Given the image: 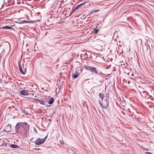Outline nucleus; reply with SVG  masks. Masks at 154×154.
I'll return each mask as SVG.
<instances>
[{"mask_svg":"<svg viewBox=\"0 0 154 154\" xmlns=\"http://www.w3.org/2000/svg\"><path fill=\"white\" fill-rule=\"evenodd\" d=\"M100 105L103 108L106 109H107L109 105L108 100L107 99L105 100L102 103H100Z\"/></svg>","mask_w":154,"mask_h":154,"instance_id":"obj_1","label":"nucleus"},{"mask_svg":"<svg viewBox=\"0 0 154 154\" xmlns=\"http://www.w3.org/2000/svg\"><path fill=\"white\" fill-rule=\"evenodd\" d=\"M44 140L40 138H37L36 140L34 142V143L36 145H40L44 143Z\"/></svg>","mask_w":154,"mask_h":154,"instance_id":"obj_2","label":"nucleus"},{"mask_svg":"<svg viewBox=\"0 0 154 154\" xmlns=\"http://www.w3.org/2000/svg\"><path fill=\"white\" fill-rule=\"evenodd\" d=\"M79 68H78L76 69L75 73H73L72 75V78L74 79H75L78 77L79 75V73L78 72V71H79Z\"/></svg>","mask_w":154,"mask_h":154,"instance_id":"obj_3","label":"nucleus"},{"mask_svg":"<svg viewBox=\"0 0 154 154\" xmlns=\"http://www.w3.org/2000/svg\"><path fill=\"white\" fill-rule=\"evenodd\" d=\"M22 128L24 129L27 132L29 130V125L26 122H23Z\"/></svg>","mask_w":154,"mask_h":154,"instance_id":"obj_4","label":"nucleus"},{"mask_svg":"<svg viewBox=\"0 0 154 154\" xmlns=\"http://www.w3.org/2000/svg\"><path fill=\"white\" fill-rule=\"evenodd\" d=\"M23 124V122H18L17 123L16 125L15 126V130L17 131L18 130L20 127H22V125Z\"/></svg>","mask_w":154,"mask_h":154,"instance_id":"obj_5","label":"nucleus"},{"mask_svg":"<svg viewBox=\"0 0 154 154\" xmlns=\"http://www.w3.org/2000/svg\"><path fill=\"white\" fill-rule=\"evenodd\" d=\"M11 126L10 125L6 126L4 129V131L5 132H10L11 130Z\"/></svg>","mask_w":154,"mask_h":154,"instance_id":"obj_6","label":"nucleus"},{"mask_svg":"<svg viewBox=\"0 0 154 154\" xmlns=\"http://www.w3.org/2000/svg\"><path fill=\"white\" fill-rule=\"evenodd\" d=\"M20 94L24 96H26L29 95L28 92L25 90H21L20 92Z\"/></svg>","mask_w":154,"mask_h":154,"instance_id":"obj_7","label":"nucleus"},{"mask_svg":"<svg viewBox=\"0 0 154 154\" xmlns=\"http://www.w3.org/2000/svg\"><path fill=\"white\" fill-rule=\"evenodd\" d=\"M91 72H92V73H94L96 74H98V72L97 71L95 67H92L90 70Z\"/></svg>","mask_w":154,"mask_h":154,"instance_id":"obj_8","label":"nucleus"},{"mask_svg":"<svg viewBox=\"0 0 154 154\" xmlns=\"http://www.w3.org/2000/svg\"><path fill=\"white\" fill-rule=\"evenodd\" d=\"M34 99L37 100L39 102V103H40V104H42V105H45V102L42 100L37 99H35V98H34Z\"/></svg>","mask_w":154,"mask_h":154,"instance_id":"obj_9","label":"nucleus"},{"mask_svg":"<svg viewBox=\"0 0 154 154\" xmlns=\"http://www.w3.org/2000/svg\"><path fill=\"white\" fill-rule=\"evenodd\" d=\"M12 28V27L9 26H6L0 28L1 29H11Z\"/></svg>","mask_w":154,"mask_h":154,"instance_id":"obj_10","label":"nucleus"},{"mask_svg":"<svg viewBox=\"0 0 154 154\" xmlns=\"http://www.w3.org/2000/svg\"><path fill=\"white\" fill-rule=\"evenodd\" d=\"M10 146L12 148H17L19 147L18 146L14 144H11L10 145Z\"/></svg>","mask_w":154,"mask_h":154,"instance_id":"obj_11","label":"nucleus"},{"mask_svg":"<svg viewBox=\"0 0 154 154\" xmlns=\"http://www.w3.org/2000/svg\"><path fill=\"white\" fill-rule=\"evenodd\" d=\"M54 99L53 97H51L48 101V103L49 104H52L54 102Z\"/></svg>","mask_w":154,"mask_h":154,"instance_id":"obj_12","label":"nucleus"},{"mask_svg":"<svg viewBox=\"0 0 154 154\" xmlns=\"http://www.w3.org/2000/svg\"><path fill=\"white\" fill-rule=\"evenodd\" d=\"M91 67H92L87 65H85L84 66V68L90 71Z\"/></svg>","mask_w":154,"mask_h":154,"instance_id":"obj_13","label":"nucleus"},{"mask_svg":"<svg viewBox=\"0 0 154 154\" xmlns=\"http://www.w3.org/2000/svg\"><path fill=\"white\" fill-rule=\"evenodd\" d=\"M128 74L130 76H131V78L132 79H133V80H135V78L134 77V73H129Z\"/></svg>","mask_w":154,"mask_h":154,"instance_id":"obj_14","label":"nucleus"},{"mask_svg":"<svg viewBox=\"0 0 154 154\" xmlns=\"http://www.w3.org/2000/svg\"><path fill=\"white\" fill-rule=\"evenodd\" d=\"M99 96L102 100L104 99V94L103 93H100L99 94Z\"/></svg>","mask_w":154,"mask_h":154,"instance_id":"obj_15","label":"nucleus"},{"mask_svg":"<svg viewBox=\"0 0 154 154\" xmlns=\"http://www.w3.org/2000/svg\"><path fill=\"white\" fill-rule=\"evenodd\" d=\"M27 21L26 20H23L22 21V22L21 23H20L21 24V23H33V21H29L28 22H27Z\"/></svg>","mask_w":154,"mask_h":154,"instance_id":"obj_16","label":"nucleus"},{"mask_svg":"<svg viewBox=\"0 0 154 154\" xmlns=\"http://www.w3.org/2000/svg\"><path fill=\"white\" fill-rule=\"evenodd\" d=\"M19 71L23 75H24L25 74V73L23 71L22 68H19Z\"/></svg>","mask_w":154,"mask_h":154,"instance_id":"obj_17","label":"nucleus"},{"mask_svg":"<svg viewBox=\"0 0 154 154\" xmlns=\"http://www.w3.org/2000/svg\"><path fill=\"white\" fill-rule=\"evenodd\" d=\"M94 33L95 34H96L98 33L99 30L97 28H95L94 29Z\"/></svg>","mask_w":154,"mask_h":154,"instance_id":"obj_18","label":"nucleus"},{"mask_svg":"<svg viewBox=\"0 0 154 154\" xmlns=\"http://www.w3.org/2000/svg\"><path fill=\"white\" fill-rule=\"evenodd\" d=\"M86 2H84L83 3H82L81 4H80L78 5V7H79V8L81 7V6H82L83 5H84Z\"/></svg>","mask_w":154,"mask_h":154,"instance_id":"obj_19","label":"nucleus"},{"mask_svg":"<svg viewBox=\"0 0 154 154\" xmlns=\"http://www.w3.org/2000/svg\"><path fill=\"white\" fill-rule=\"evenodd\" d=\"M5 54V52H4V50H3L1 54H0V57H2L3 55Z\"/></svg>","mask_w":154,"mask_h":154,"instance_id":"obj_20","label":"nucleus"},{"mask_svg":"<svg viewBox=\"0 0 154 154\" xmlns=\"http://www.w3.org/2000/svg\"><path fill=\"white\" fill-rule=\"evenodd\" d=\"M79 8V7H78V5H77L74 9H73V12H74L76 10L78 9Z\"/></svg>","mask_w":154,"mask_h":154,"instance_id":"obj_21","label":"nucleus"},{"mask_svg":"<svg viewBox=\"0 0 154 154\" xmlns=\"http://www.w3.org/2000/svg\"><path fill=\"white\" fill-rule=\"evenodd\" d=\"M47 137H48V135H47V136H46L44 138H43V139H42V140H44V142L45 141V140H46L47 139Z\"/></svg>","mask_w":154,"mask_h":154,"instance_id":"obj_22","label":"nucleus"},{"mask_svg":"<svg viewBox=\"0 0 154 154\" xmlns=\"http://www.w3.org/2000/svg\"><path fill=\"white\" fill-rule=\"evenodd\" d=\"M106 97L107 98V99L108 100V99L109 98V94H108V93H107V94H106Z\"/></svg>","mask_w":154,"mask_h":154,"instance_id":"obj_23","label":"nucleus"},{"mask_svg":"<svg viewBox=\"0 0 154 154\" xmlns=\"http://www.w3.org/2000/svg\"><path fill=\"white\" fill-rule=\"evenodd\" d=\"M18 64H19V65H18V66L19 69L22 68L20 64V63L19 62Z\"/></svg>","mask_w":154,"mask_h":154,"instance_id":"obj_24","label":"nucleus"},{"mask_svg":"<svg viewBox=\"0 0 154 154\" xmlns=\"http://www.w3.org/2000/svg\"><path fill=\"white\" fill-rule=\"evenodd\" d=\"M146 154H152V153L149 152H146Z\"/></svg>","mask_w":154,"mask_h":154,"instance_id":"obj_25","label":"nucleus"},{"mask_svg":"<svg viewBox=\"0 0 154 154\" xmlns=\"http://www.w3.org/2000/svg\"><path fill=\"white\" fill-rule=\"evenodd\" d=\"M136 72L135 71V77L136 78H138V76H137V75H138V73H137V74H136Z\"/></svg>","mask_w":154,"mask_h":154,"instance_id":"obj_26","label":"nucleus"},{"mask_svg":"<svg viewBox=\"0 0 154 154\" xmlns=\"http://www.w3.org/2000/svg\"><path fill=\"white\" fill-rule=\"evenodd\" d=\"M34 129L35 131V132L36 133H37V132L36 129H35V128H34Z\"/></svg>","mask_w":154,"mask_h":154,"instance_id":"obj_27","label":"nucleus"},{"mask_svg":"<svg viewBox=\"0 0 154 154\" xmlns=\"http://www.w3.org/2000/svg\"><path fill=\"white\" fill-rule=\"evenodd\" d=\"M3 146H6V144L5 143H4L3 144Z\"/></svg>","mask_w":154,"mask_h":154,"instance_id":"obj_28","label":"nucleus"},{"mask_svg":"<svg viewBox=\"0 0 154 154\" xmlns=\"http://www.w3.org/2000/svg\"><path fill=\"white\" fill-rule=\"evenodd\" d=\"M31 95H32V96H33L34 95V94L33 93H32L31 94Z\"/></svg>","mask_w":154,"mask_h":154,"instance_id":"obj_29","label":"nucleus"},{"mask_svg":"<svg viewBox=\"0 0 154 154\" xmlns=\"http://www.w3.org/2000/svg\"><path fill=\"white\" fill-rule=\"evenodd\" d=\"M99 103H100H100H101V102H100V100H99Z\"/></svg>","mask_w":154,"mask_h":154,"instance_id":"obj_30","label":"nucleus"},{"mask_svg":"<svg viewBox=\"0 0 154 154\" xmlns=\"http://www.w3.org/2000/svg\"><path fill=\"white\" fill-rule=\"evenodd\" d=\"M33 138L31 139L30 140H31Z\"/></svg>","mask_w":154,"mask_h":154,"instance_id":"obj_31","label":"nucleus"},{"mask_svg":"<svg viewBox=\"0 0 154 154\" xmlns=\"http://www.w3.org/2000/svg\"><path fill=\"white\" fill-rule=\"evenodd\" d=\"M35 97H37L36 96H35Z\"/></svg>","mask_w":154,"mask_h":154,"instance_id":"obj_32","label":"nucleus"},{"mask_svg":"<svg viewBox=\"0 0 154 154\" xmlns=\"http://www.w3.org/2000/svg\"><path fill=\"white\" fill-rule=\"evenodd\" d=\"M137 112V113L138 114V113H138V112Z\"/></svg>","mask_w":154,"mask_h":154,"instance_id":"obj_33","label":"nucleus"},{"mask_svg":"<svg viewBox=\"0 0 154 154\" xmlns=\"http://www.w3.org/2000/svg\"><path fill=\"white\" fill-rule=\"evenodd\" d=\"M146 41H147V42H148V40H147H147H146Z\"/></svg>","mask_w":154,"mask_h":154,"instance_id":"obj_34","label":"nucleus"},{"mask_svg":"<svg viewBox=\"0 0 154 154\" xmlns=\"http://www.w3.org/2000/svg\"><path fill=\"white\" fill-rule=\"evenodd\" d=\"M153 128H154V126H153Z\"/></svg>","mask_w":154,"mask_h":154,"instance_id":"obj_35","label":"nucleus"}]
</instances>
